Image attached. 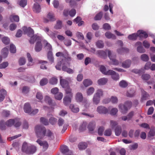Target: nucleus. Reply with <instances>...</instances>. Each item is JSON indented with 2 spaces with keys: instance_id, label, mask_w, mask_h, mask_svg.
<instances>
[{
  "instance_id": "1",
  "label": "nucleus",
  "mask_w": 155,
  "mask_h": 155,
  "mask_svg": "<svg viewBox=\"0 0 155 155\" xmlns=\"http://www.w3.org/2000/svg\"><path fill=\"white\" fill-rule=\"evenodd\" d=\"M22 29L24 33L27 34L28 36L31 37L29 42L31 44H34L35 41L37 42L38 41H41V37L36 35H34V31L30 28H27L26 27H24Z\"/></svg>"
},
{
  "instance_id": "2",
  "label": "nucleus",
  "mask_w": 155,
  "mask_h": 155,
  "mask_svg": "<svg viewBox=\"0 0 155 155\" xmlns=\"http://www.w3.org/2000/svg\"><path fill=\"white\" fill-rule=\"evenodd\" d=\"M22 151L28 154H32L37 150V147L33 145L24 142L22 145Z\"/></svg>"
},
{
  "instance_id": "3",
  "label": "nucleus",
  "mask_w": 155,
  "mask_h": 155,
  "mask_svg": "<svg viewBox=\"0 0 155 155\" xmlns=\"http://www.w3.org/2000/svg\"><path fill=\"white\" fill-rule=\"evenodd\" d=\"M35 130L37 137L40 138H43L45 135L46 129L43 126L39 125L36 126Z\"/></svg>"
},
{
  "instance_id": "4",
  "label": "nucleus",
  "mask_w": 155,
  "mask_h": 155,
  "mask_svg": "<svg viewBox=\"0 0 155 155\" xmlns=\"http://www.w3.org/2000/svg\"><path fill=\"white\" fill-rule=\"evenodd\" d=\"M106 52H108V56L110 60L112 61L113 64L116 65H118L119 62L115 59L116 55L113 54L112 52L110 50H107Z\"/></svg>"
},
{
  "instance_id": "5",
  "label": "nucleus",
  "mask_w": 155,
  "mask_h": 155,
  "mask_svg": "<svg viewBox=\"0 0 155 155\" xmlns=\"http://www.w3.org/2000/svg\"><path fill=\"white\" fill-rule=\"evenodd\" d=\"M61 150L63 155H72V152L69 150L68 147L66 146H63L61 147Z\"/></svg>"
},
{
  "instance_id": "6",
  "label": "nucleus",
  "mask_w": 155,
  "mask_h": 155,
  "mask_svg": "<svg viewBox=\"0 0 155 155\" xmlns=\"http://www.w3.org/2000/svg\"><path fill=\"white\" fill-rule=\"evenodd\" d=\"M37 143L40 146H42L44 150L45 151L48 148V144L47 142L45 141H41L40 139H38L36 141Z\"/></svg>"
},
{
  "instance_id": "7",
  "label": "nucleus",
  "mask_w": 155,
  "mask_h": 155,
  "mask_svg": "<svg viewBox=\"0 0 155 155\" xmlns=\"http://www.w3.org/2000/svg\"><path fill=\"white\" fill-rule=\"evenodd\" d=\"M97 111L100 114H106L108 112V109L105 107L100 106L97 108Z\"/></svg>"
},
{
  "instance_id": "8",
  "label": "nucleus",
  "mask_w": 155,
  "mask_h": 155,
  "mask_svg": "<svg viewBox=\"0 0 155 155\" xmlns=\"http://www.w3.org/2000/svg\"><path fill=\"white\" fill-rule=\"evenodd\" d=\"M60 84L63 88H66L69 87L68 82L67 80L62 78L61 76H60Z\"/></svg>"
},
{
  "instance_id": "9",
  "label": "nucleus",
  "mask_w": 155,
  "mask_h": 155,
  "mask_svg": "<svg viewBox=\"0 0 155 155\" xmlns=\"http://www.w3.org/2000/svg\"><path fill=\"white\" fill-rule=\"evenodd\" d=\"M109 75H110L112 78L114 80H117L119 79V75L112 70H110Z\"/></svg>"
},
{
  "instance_id": "10",
  "label": "nucleus",
  "mask_w": 155,
  "mask_h": 155,
  "mask_svg": "<svg viewBox=\"0 0 155 155\" xmlns=\"http://www.w3.org/2000/svg\"><path fill=\"white\" fill-rule=\"evenodd\" d=\"M42 48V45L41 41H37L35 47V51L37 52H39L41 50Z\"/></svg>"
},
{
  "instance_id": "11",
  "label": "nucleus",
  "mask_w": 155,
  "mask_h": 155,
  "mask_svg": "<svg viewBox=\"0 0 155 155\" xmlns=\"http://www.w3.org/2000/svg\"><path fill=\"white\" fill-rule=\"evenodd\" d=\"M107 50H106L105 51L103 50H101L97 51L96 52V54L97 55L98 57L105 58L107 56L106 53H108V52H106V51Z\"/></svg>"
},
{
  "instance_id": "12",
  "label": "nucleus",
  "mask_w": 155,
  "mask_h": 155,
  "mask_svg": "<svg viewBox=\"0 0 155 155\" xmlns=\"http://www.w3.org/2000/svg\"><path fill=\"white\" fill-rule=\"evenodd\" d=\"M96 124L94 121H92L90 122L87 127V128L89 132L92 133L95 127Z\"/></svg>"
},
{
  "instance_id": "13",
  "label": "nucleus",
  "mask_w": 155,
  "mask_h": 155,
  "mask_svg": "<svg viewBox=\"0 0 155 155\" xmlns=\"http://www.w3.org/2000/svg\"><path fill=\"white\" fill-rule=\"evenodd\" d=\"M118 107L120 110L123 114L126 113L128 110V108L124 104H120L119 105Z\"/></svg>"
},
{
  "instance_id": "14",
  "label": "nucleus",
  "mask_w": 155,
  "mask_h": 155,
  "mask_svg": "<svg viewBox=\"0 0 155 155\" xmlns=\"http://www.w3.org/2000/svg\"><path fill=\"white\" fill-rule=\"evenodd\" d=\"M43 43L46 50L48 51H52V48L51 45L46 40H44Z\"/></svg>"
},
{
  "instance_id": "15",
  "label": "nucleus",
  "mask_w": 155,
  "mask_h": 155,
  "mask_svg": "<svg viewBox=\"0 0 155 155\" xmlns=\"http://www.w3.org/2000/svg\"><path fill=\"white\" fill-rule=\"evenodd\" d=\"M131 64V61L129 59L124 61L122 63V66L125 68H129Z\"/></svg>"
},
{
  "instance_id": "16",
  "label": "nucleus",
  "mask_w": 155,
  "mask_h": 155,
  "mask_svg": "<svg viewBox=\"0 0 155 155\" xmlns=\"http://www.w3.org/2000/svg\"><path fill=\"white\" fill-rule=\"evenodd\" d=\"M138 37H139L140 38H146L148 37V35L146 33L142 31L139 30L137 32Z\"/></svg>"
},
{
  "instance_id": "17",
  "label": "nucleus",
  "mask_w": 155,
  "mask_h": 155,
  "mask_svg": "<svg viewBox=\"0 0 155 155\" xmlns=\"http://www.w3.org/2000/svg\"><path fill=\"white\" fill-rule=\"evenodd\" d=\"M24 110L25 113L30 114L31 111V108L29 103H26L25 104Z\"/></svg>"
},
{
  "instance_id": "18",
  "label": "nucleus",
  "mask_w": 155,
  "mask_h": 155,
  "mask_svg": "<svg viewBox=\"0 0 155 155\" xmlns=\"http://www.w3.org/2000/svg\"><path fill=\"white\" fill-rule=\"evenodd\" d=\"M65 96H68L70 97H73V93L72 92V89L70 87H68L65 88Z\"/></svg>"
},
{
  "instance_id": "19",
  "label": "nucleus",
  "mask_w": 155,
  "mask_h": 155,
  "mask_svg": "<svg viewBox=\"0 0 155 155\" xmlns=\"http://www.w3.org/2000/svg\"><path fill=\"white\" fill-rule=\"evenodd\" d=\"M100 71L103 74L109 75V74L110 73V70L107 71L106 68L103 65H101L100 67Z\"/></svg>"
},
{
  "instance_id": "20",
  "label": "nucleus",
  "mask_w": 155,
  "mask_h": 155,
  "mask_svg": "<svg viewBox=\"0 0 155 155\" xmlns=\"http://www.w3.org/2000/svg\"><path fill=\"white\" fill-rule=\"evenodd\" d=\"M27 56L28 59V63L27 65L28 66H32L34 64L33 59L30 53H28L27 54Z\"/></svg>"
},
{
  "instance_id": "21",
  "label": "nucleus",
  "mask_w": 155,
  "mask_h": 155,
  "mask_svg": "<svg viewBox=\"0 0 155 155\" xmlns=\"http://www.w3.org/2000/svg\"><path fill=\"white\" fill-rule=\"evenodd\" d=\"M33 11L36 13H39L41 11V8L38 3H35L33 7Z\"/></svg>"
},
{
  "instance_id": "22",
  "label": "nucleus",
  "mask_w": 155,
  "mask_h": 155,
  "mask_svg": "<svg viewBox=\"0 0 155 155\" xmlns=\"http://www.w3.org/2000/svg\"><path fill=\"white\" fill-rule=\"evenodd\" d=\"M107 78H103L99 79L97 81V83L99 85H102L105 84L107 81Z\"/></svg>"
},
{
  "instance_id": "23",
  "label": "nucleus",
  "mask_w": 155,
  "mask_h": 155,
  "mask_svg": "<svg viewBox=\"0 0 155 155\" xmlns=\"http://www.w3.org/2000/svg\"><path fill=\"white\" fill-rule=\"evenodd\" d=\"M72 97L65 96L63 99V102L65 105L67 106L71 102V99Z\"/></svg>"
},
{
  "instance_id": "24",
  "label": "nucleus",
  "mask_w": 155,
  "mask_h": 155,
  "mask_svg": "<svg viewBox=\"0 0 155 155\" xmlns=\"http://www.w3.org/2000/svg\"><path fill=\"white\" fill-rule=\"evenodd\" d=\"M142 91V101L145 100L147 99L149 96V94L143 90H141Z\"/></svg>"
},
{
  "instance_id": "25",
  "label": "nucleus",
  "mask_w": 155,
  "mask_h": 155,
  "mask_svg": "<svg viewBox=\"0 0 155 155\" xmlns=\"http://www.w3.org/2000/svg\"><path fill=\"white\" fill-rule=\"evenodd\" d=\"M75 98L77 102H82L83 99L82 94L81 93L78 92L76 95Z\"/></svg>"
},
{
  "instance_id": "26",
  "label": "nucleus",
  "mask_w": 155,
  "mask_h": 155,
  "mask_svg": "<svg viewBox=\"0 0 155 155\" xmlns=\"http://www.w3.org/2000/svg\"><path fill=\"white\" fill-rule=\"evenodd\" d=\"M70 108L71 110L74 113H77L79 112V108L73 104H71L70 106Z\"/></svg>"
},
{
  "instance_id": "27",
  "label": "nucleus",
  "mask_w": 155,
  "mask_h": 155,
  "mask_svg": "<svg viewBox=\"0 0 155 155\" xmlns=\"http://www.w3.org/2000/svg\"><path fill=\"white\" fill-rule=\"evenodd\" d=\"M10 19L12 22L15 21L18 22L19 21V17L17 15H12L10 17Z\"/></svg>"
},
{
  "instance_id": "28",
  "label": "nucleus",
  "mask_w": 155,
  "mask_h": 155,
  "mask_svg": "<svg viewBox=\"0 0 155 155\" xmlns=\"http://www.w3.org/2000/svg\"><path fill=\"white\" fill-rule=\"evenodd\" d=\"M8 50L6 48H4L1 51V54L2 56L4 58H6L8 56Z\"/></svg>"
},
{
  "instance_id": "29",
  "label": "nucleus",
  "mask_w": 155,
  "mask_h": 155,
  "mask_svg": "<svg viewBox=\"0 0 155 155\" xmlns=\"http://www.w3.org/2000/svg\"><path fill=\"white\" fill-rule=\"evenodd\" d=\"M62 69L63 71L67 72L69 74H73L74 73V71L72 69L68 68L64 65L63 66Z\"/></svg>"
},
{
  "instance_id": "30",
  "label": "nucleus",
  "mask_w": 155,
  "mask_h": 155,
  "mask_svg": "<svg viewBox=\"0 0 155 155\" xmlns=\"http://www.w3.org/2000/svg\"><path fill=\"white\" fill-rule=\"evenodd\" d=\"M122 128L120 126H117L115 129V135L117 136H119L121 132Z\"/></svg>"
},
{
  "instance_id": "31",
  "label": "nucleus",
  "mask_w": 155,
  "mask_h": 155,
  "mask_svg": "<svg viewBox=\"0 0 155 155\" xmlns=\"http://www.w3.org/2000/svg\"><path fill=\"white\" fill-rule=\"evenodd\" d=\"M105 35L106 37L108 38H112L113 39H115L116 38V37L114 35L109 31L106 32Z\"/></svg>"
},
{
  "instance_id": "32",
  "label": "nucleus",
  "mask_w": 155,
  "mask_h": 155,
  "mask_svg": "<svg viewBox=\"0 0 155 155\" xmlns=\"http://www.w3.org/2000/svg\"><path fill=\"white\" fill-rule=\"evenodd\" d=\"M92 81L89 79H85L83 81V84L86 87L92 85Z\"/></svg>"
},
{
  "instance_id": "33",
  "label": "nucleus",
  "mask_w": 155,
  "mask_h": 155,
  "mask_svg": "<svg viewBox=\"0 0 155 155\" xmlns=\"http://www.w3.org/2000/svg\"><path fill=\"white\" fill-rule=\"evenodd\" d=\"M135 95V91L133 89H130L127 91L126 95L129 97H133Z\"/></svg>"
},
{
  "instance_id": "34",
  "label": "nucleus",
  "mask_w": 155,
  "mask_h": 155,
  "mask_svg": "<svg viewBox=\"0 0 155 155\" xmlns=\"http://www.w3.org/2000/svg\"><path fill=\"white\" fill-rule=\"evenodd\" d=\"M100 98L94 94L93 98L94 104L96 105L98 104L100 102Z\"/></svg>"
},
{
  "instance_id": "35",
  "label": "nucleus",
  "mask_w": 155,
  "mask_h": 155,
  "mask_svg": "<svg viewBox=\"0 0 155 155\" xmlns=\"http://www.w3.org/2000/svg\"><path fill=\"white\" fill-rule=\"evenodd\" d=\"M141 60L145 62L148 61L149 59L148 56L146 54H143L140 56Z\"/></svg>"
},
{
  "instance_id": "36",
  "label": "nucleus",
  "mask_w": 155,
  "mask_h": 155,
  "mask_svg": "<svg viewBox=\"0 0 155 155\" xmlns=\"http://www.w3.org/2000/svg\"><path fill=\"white\" fill-rule=\"evenodd\" d=\"M39 63L41 64L40 68L41 69H47V61H40L39 62Z\"/></svg>"
},
{
  "instance_id": "37",
  "label": "nucleus",
  "mask_w": 155,
  "mask_h": 155,
  "mask_svg": "<svg viewBox=\"0 0 155 155\" xmlns=\"http://www.w3.org/2000/svg\"><path fill=\"white\" fill-rule=\"evenodd\" d=\"M94 94L101 98L103 95V91L102 89H98Z\"/></svg>"
},
{
  "instance_id": "38",
  "label": "nucleus",
  "mask_w": 155,
  "mask_h": 155,
  "mask_svg": "<svg viewBox=\"0 0 155 155\" xmlns=\"http://www.w3.org/2000/svg\"><path fill=\"white\" fill-rule=\"evenodd\" d=\"M137 37L138 35L137 33H133L129 35L128 37V38L130 40H135L137 39Z\"/></svg>"
},
{
  "instance_id": "39",
  "label": "nucleus",
  "mask_w": 155,
  "mask_h": 155,
  "mask_svg": "<svg viewBox=\"0 0 155 155\" xmlns=\"http://www.w3.org/2000/svg\"><path fill=\"white\" fill-rule=\"evenodd\" d=\"M48 58L52 63L54 61V58L51 51H49L48 53Z\"/></svg>"
},
{
  "instance_id": "40",
  "label": "nucleus",
  "mask_w": 155,
  "mask_h": 155,
  "mask_svg": "<svg viewBox=\"0 0 155 155\" xmlns=\"http://www.w3.org/2000/svg\"><path fill=\"white\" fill-rule=\"evenodd\" d=\"M119 85L121 87L125 88L127 87L128 83L125 81L122 80L119 82Z\"/></svg>"
},
{
  "instance_id": "41",
  "label": "nucleus",
  "mask_w": 155,
  "mask_h": 155,
  "mask_svg": "<svg viewBox=\"0 0 155 155\" xmlns=\"http://www.w3.org/2000/svg\"><path fill=\"white\" fill-rule=\"evenodd\" d=\"M87 124L86 122H83L81 124L79 127V130L81 131L85 130L86 128Z\"/></svg>"
},
{
  "instance_id": "42",
  "label": "nucleus",
  "mask_w": 155,
  "mask_h": 155,
  "mask_svg": "<svg viewBox=\"0 0 155 155\" xmlns=\"http://www.w3.org/2000/svg\"><path fill=\"white\" fill-rule=\"evenodd\" d=\"M50 137L51 139H53L54 138V134L51 132L50 130H46V133H45V135Z\"/></svg>"
},
{
  "instance_id": "43",
  "label": "nucleus",
  "mask_w": 155,
  "mask_h": 155,
  "mask_svg": "<svg viewBox=\"0 0 155 155\" xmlns=\"http://www.w3.org/2000/svg\"><path fill=\"white\" fill-rule=\"evenodd\" d=\"M29 88L28 87L25 86L23 87L21 89L22 93L24 94L28 93L29 91Z\"/></svg>"
},
{
  "instance_id": "44",
  "label": "nucleus",
  "mask_w": 155,
  "mask_h": 155,
  "mask_svg": "<svg viewBox=\"0 0 155 155\" xmlns=\"http://www.w3.org/2000/svg\"><path fill=\"white\" fill-rule=\"evenodd\" d=\"M112 134V130L110 128H108L105 130L104 132V135L107 136H110Z\"/></svg>"
},
{
  "instance_id": "45",
  "label": "nucleus",
  "mask_w": 155,
  "mask_h": 155,
  "mask_svg": "<svg viewBox=\"0 0 155 155\" xmlns=\"http://www.w3.org/2000/svg\"><path fill=\"white\" fill-rule=\"evenodd\" d=\"M58 82V79L55 77L52 78L49 81V83L52 84L54 85L57 84Z\"/></svg>"
},
{
  "instance_id": "46",
  "label": "nucleus",
  "mask_w": 155,
  "mask_h": 155,
  "mask_svg": "<svg viewBox=\"0 0 155 155\" xmlns=\"http://www.w3.org/2000/svg\"><path fill=\"white\" fill-rule=\"evenodd\" d=\"M10 115V112L7 110H4L2 113V115L4 117H7Z\"/></svg>"
},
{
  "instance_id": "47",
  "label": "nucleus",
  "mask_w": 155,
  "mask_h": 155,
  "mask_svg": "<svg viewBox=\"0 0 155 155\" xmlns=\"http://www.w3.org/2000/svg\"><path fill=\"white\" fill-rule=\"evenodd\" d=\"M94 91V89L92 87H89L87 91V93L88 95H90L92 94Z\"/></svg>"
},
{
  "instance_id": "48",
  "label": "nucleus",
  "mask_w": 155,
  "mask_h": 155,
  "mask_svg": "<svg viewBox=\"0 0 155 155\" xmlns=\"http://www.w3.org/2000/svg\"><path fill=\"white\" fill-rule=\"evenodd\" d=\"M40 121L43 124L45 125H48L49 124L48 120L43 117H41L40 118Z\"/></svg>"
},
{
  "instance_id": "49",
  "label": "nucleus",
  "mask_w": 155,
  "mask_h": 155,
  "mask_svg": "<svg viewBox=\"0 0 155 155\" xmlns=\"http://www.w3.org/2000/svg\"><path fill=\"white\" fill-rule=\"evenodd\" d=\"M150 78V75L147 74H143L141 76L142 79L145 81L148 80Z\"/></svg>"
},
{
  "instance_id": "50",
  "label": "nucleus",
  "mask_w": 155,
  "mask_h": 155,
  "mask_svg": "<svg viewBox=\"0 0 155 155\" xmlns=\"http://www.w3.org/2000/svg\"><path fill=\"white\" fill-rule=\"evenodd\" d=\"M155 135V131L154 130H150L147 136L148 137L150 138H152V137H153Z\"/></svg>"
},
{
  "instance_id": "51",
  "label": "nucleus",
  "mask_w": 155,
  "mask_h": 155,
  "mask_svg": "<svg viewBox=\"0 0 155 155\" xmlns=\"http://www.w3.org/2000/svg\"><path fill=\"white\" fill-rule=\"evenodd\" d=\"M26 62V61L25 58L24 57H21L19 59L18 63L20 65H23L25 64Z\"/></svg>"
},
{
  "instance_id": "52",
  "label": "nucleus",
  "mask_w": 155,
  "mask_h": 155,
  "mask_svg": "<svg viewBox=\"0 0 155 155\" xmlns=\"http://www.w3.org/2000/svg\"><path fill=\"white\" fill-rule=\"evenodd\" d=\"M87 147V144L85 143H81L78 145V148L79 149H84Z\"/></svg>"
},
{
  "instance_id": "53",
  "label": "nucleus",
  "mask_w": 155,
  "mask_h": 155,
  "mask_svg": "<svg viewBox=\"0 0 155 155\" xmlns=\"http://www.w3.org/2000/svg\"><path fill=\"white\" fill-rule=\"evenodd\" d=\"M137 50V52L141 53H144L146 51L145 50L142 46H138Z\"/></svg>"
},
{
  "instance_id": "54",
  "label": "nucleus",
  "mask_w": 155,
  "mask_h": 155,
  "mask_svg": "<svg viewBox=\"0 0 155 155\" xmlns=\"http://www.w3.org/2000/svg\"><path fill=\"white\" fill-rule=\"evenodd\" d=\"M97 46L99 48H101L104 47V44L103 42L101 40L98 41L96 42Z\"/></svg>"
},
{
  "instance_id": "55",
  "label": "nucleus",
  "mask_w": 155,
  "mask_h": 155,
  "mask_svg": "<svg viewBox=\"0 0 155 155\" xmlns=\"http://www.w3.org/2000/svg\"><path fill=\"white\" fill-rule=\"evenodd\" d=\"M62 27V22L61 21H58L55 25V28L56 29H61Z\"/></svg>"
},
{
  "instance_id": "56",
  "label": "nucleus",
  "mask_w": 155,
  "mask_h": 155,
  "mask_svg": "<svg viewBox=\"0 0 155 155\" xmlns=\"http://www.w3.org/2000/svg\"><path fill=\"white\" fill-rule=\"evenodd\" d=\"M19 5L22 7H24L27 5V2L26 0H21L18 2Z\"/></svg>"
},
{
  "instance_id": "57",
  "label": "nucleus",
  "mask_w": 155,
  "mask_h": 155,
  "mask_svg": "<svg viewBox=\"0 0 155 155\" xmlns=\"http://www.w3.org/2000/svg\"><path fill=\"white\" fill-rule=\"evenodd\" d=\"M110 101L113 104H116L117 103L118 100L116 97L112 96L110 98Z\"/></svg>"
},
{
  "instance_id": "58",
  "label": "nucleus",
  "mask_w": 155,
  "mask_h": 155,
  "mask_svg": "<svg viewBox=\"0 0 155 155\" xmlns=\"http://www.w3.org/2000/svg\"><path fill=\"white\" fill-rule=\"evenodd\" d=\"M14 120L10 119L8 120L6 123V125L9 127H11L14 124Z\"/></svg>"
},
{
  "instance_id": "59",
  "label": "nucleus",
  "mask_w": 155,
  "mask_h": 155,
  "mask_svg": "<svg viewBox=\"0 0 155 155\" xmlns=\"http://www.w3.org/2000/svg\"><path fill=\"white\" fill-rule=\"evenodd\" d=\"M14 124L15 126L16 127H18L20 126L21 124L20 119H16L14 120Z\"/></svg>"
},
{
  "instance_id": "60",
  "label": "nucleus",
  "mask_w": 155,
  "mask_h": 155,
  "mask_svg": "<svg viewBox=\"0 0 155 155\" xmlns=\"http://www.w3.org/2000/svg\"><path fill=\"white\" fill-rule=\"evenodd\" d=\"M103 15V13L100 12L96 15L94 18V19L95 20H99L101 19Z\"/></svg>"
},
{
  "instance_id": "61",
  "label": "nucleus",
  "mask_w": 155,
  "mask_h": 155,
  "mask_svg": "<svg viewBox=\"0 0 155 155\" xmlns=\"http://www.w3.org/2000/svg\"><path fill=\"white\" fill-rule=\"evenodd\" d=\"M47 18L51 21H53L55 20L54 18V15L52 13H49L47 15Z\"/></svg>"
},
{
  "instance_id": "62",
  "label": "nucleus",
  "mask_w": 155,
  "mask_h": 155,
  "mask_svg": "<svg viewBox=\"0 0 155 155\" xmlns=\"http://www.w3.org/2000/svg\"><path fill=\"white\" fill-rule=\"evenodd\" d=\"M10 52L12 53H15L16 52V47L13 44H11L10 45Z\"/></svg>"
},
{
  "instance_id": "63",
  "label": "nucleus",
  "mask_w": 155,
  "mask_h": 155,
  "mask_svg": "<svg viewBox=\"0 0 155 155\" xmlns=\"http://www.w3.org/2000/svg\"><path fill=\"white\" fill-rule=\"evenodd\" d=\"M104 130V127L103 126L100 127L98 130V134L100 136H102Z\"/></svg>"
},
{
  "instance_id": "64",
  "label": "nucleus",
  "mask_w": 155,
  "mask_h": 155,
  "mask_svg": "<svg viewBox=\"0 0 155 155\" xmlns=\"http://www.w3.org/2000/svg\"><path fill=\"white\" fill-rule=\"evenodd\" d=\"M2 42L5 44L7 45L9 43L10 40L9 38L7 37H5L2 39Z\"/></svg>"
}]
</instances>
